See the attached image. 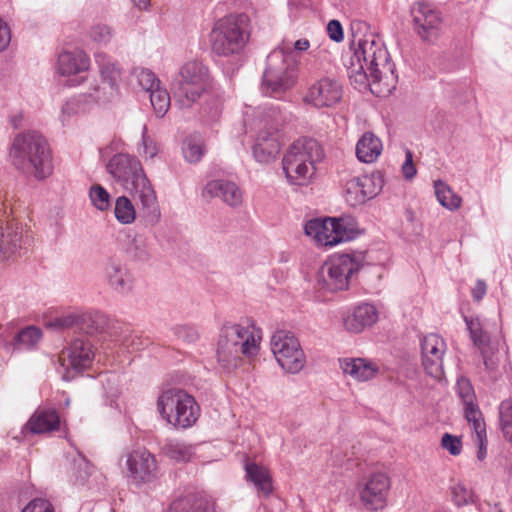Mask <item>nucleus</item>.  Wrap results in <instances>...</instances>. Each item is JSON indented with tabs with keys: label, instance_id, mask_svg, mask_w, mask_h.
I'll return each instance as SVG.
<instances>
[{
	"label": "nucleus",
	"instance_id": "nucleus-1",
	"mask_svg": "<svg viewBox=\"0 0 512 512\" xmlns=\"http://www.w3.org/2000/svg\"><path fill=\"white\" fill-rule=\"evenodd\" d=\"M351 82L359 88H373L381 81L394 79V65L389 61V53L384 43L374 35L359 39L353 54L346 63Z\"/></svg>",
	"mask_w": 512,
	"mask_h": 512
},
{
	"label": "nucleus",
	"instance_id": "nucleus-2",
	"mask_svg": "<svg viewBox=\"0 0 512 512\" xmlns=\"http://www.w3.org/2000/svg\"><path fill=\"white\" fill-rule=\"evenodd\" d=\"M108 174L131 193L140 205V211L145 219L156 223L160 218V208L156 192L147 177L141 161L128 153L113 155L107 165Z\"/></svg>",
	"mask_w": 512,
	"mask_h": 512
},
{
	"label": "nucleus",
	"instance_id": "nucleus-3",
	"mask_svg": "<svg viewBox=\"0 0 512 512\" xmlns=\"http://www.w3.org/2000/svg\"><path fill=\"white\" fill-rule=\"evenodd\" d=\"M261 340V329L250 319L224 324L217 348L219 364L227 372L232 371L239 366L241 355L250 358L258 354Z\"/></svg>",
	"mask_w": 512,
	"mask_h": 512
},
{
	"label": "nucleus",
	"instance_id": "nucleus-4",
	"mask_svg": "<svg viewBox=\"0 0 512 512\" xmlns=\"http://www.w3.org/2000/svg\"><path fill=\"white\" fill-rule=\"evenodd\" d=\"M9 156L18 170L37 180H44L53 172L48 143L37 131L19 133L13 139Z\"/></svg>",
	"mask_w": 512,
	"mask_h": 512
},
{
	"label": "nucleus",
	"instance_id": "nucleus-5",
	"mask_svg": "<svg viewBox=\"0 0 512 512\" xmlns=\"http://www.w3.org/2000/svg\"><path fill=\"white\" fill-rule=\"evenodd\" d=\"M250 18L246 13H229L213 23L209 33L212 52L221 57L239 59L249 42Z\"/></svg>",
	"mask_w": 512,
	"mask_h": 512
},
{
	"label": "nucleus",
	"instance_id": "nucleus-6",
	"mask_svg": "<svg viewBox=\"0 0 512 512\" xmlns=\"http://www.w3.org/2000/svg\"><path fill=\"white\" fill-rule=\"evenodd\" d=\"M299 59L288 42H282L270 52L262 76V92L280 98L297 82Z\"/></svg>",
	"mask_w": 512,
	"mask_h": 512
},
{
	"label": "nucleus",
	"instance_id": "nucleus-7",
	"mask_svg": "<svg viewBox=\"0 0 512 512\" xmlns=\"http://www.w3.org/2000/svg\"><path fill=\"white\" fill-rule=\"evenodd\" d=\"M213 81L208 67L200 60L183 63L173 76L171 89L178 102L190 107L210 91Z\"/></svg>",
	"mask_w": 512,
	"mask_h": 512
},
{
	"label": "nucleus",
	"instance_id": "nucleus-8",
	"mask_svg": "<svg viewBox=\"0 0 512 512\" xmlns=\"http://www.w3.org/2000/svg\"><path fill=\"white\" fill-rule=\"evenodd\" d=\"M157 411L167 424L181 430L194 426L201 412L195 398L180 388L162 390L157 398Z\"/></svg>",
	"mask_w": 512,
	"mask_h": 512
},
{
	"label": "nucleus",
	"instance_id": "nucleus-9",
	"mask_svg": "<svg viewBox=\"0 0 512 512\" xmlns=\"http://www.w3.org/2000/svg\"><path fill=\"white\" fill-rule=\"evenodd\" d=\"M360 268L359 263L348 254H340L326 261L317 273L319 289L335 292L348 288L349 280Z\"/></svg>",
	"mask_w": 512,
	"mask_h": 512
},
{
	"label": "nucleus",
	"instance_id": "nucleus-10",
	"mask_svg": "<svg viewBox=\"0 0 512 512\" xmlns=\"http://www.w3.org/2000/svg\"><path fill=\"white\" fill-rule=\"evenodd\" d=\"M271 350L280 367L286 372L296 374L304 368L306 357L292 332L275 331L271 338Z\"/></svg>",
	"mask_w": 512,
	"mask_h": 512
},
{
	"label": "nucleus",
	"instance_id": "nucleus-11",
	"mask_svg": "<svg viewBox=\"0 0 512 512\" xmlns=\"http://www.w3.org/2000/svg\"><path fill=\"white\" fill-rule=\"evenodd\" d=\"M293 118L291 112L280 105L265 104L259 107H247L243 123L246 133L254 128H263L277 133L278 129L289 123Z\"/></svg>",
	"mask_w": 512,
	"mask_h": 512
},
{
	"label": "nucleus",
	"instance_id": "nucleus-12",
	"mask_svg": "<svg viewBox=\"0 0 512 512\" xmlns=\"http://www.w3.org/2000/svg\"><path fill=\"white\" fill-rule=\"evenodd\" d=\"M305 234L313 238L318 245L334 247L348 241L351 237L345 220L325 218L309 220L304 226Z\"/></svg>",
	"mask_w": 512,
	"mask_h": 512
},
{
	"label": "nucleus",
	"instance_id": "nucleus-13",
	"mask_svg": "<svg viewBox=\"0 0 512 512\" xmlns=\"http://www.w3.org/2000/svg\"><path fill=\"white\" fill-rule=\"evenodd\" d=\"M383 185L384 180L380 172L352 177L344 186L345 200L352 207L362 205L375 198Z\"/></svg>",
	"mask_w": 512,
	"mask_h": 512
},
{
	"label": "nucleus",
	"instance_id": "nucleus-14",
	"mask_svg": "<svg viewBox=\"0 0 512 512\" xmlns=\"http://www.w3.org/2000/svg\"><path fill=\"white\" fill-rule=\"evenodd\" d=\"M343 87L332 77H322L308 85L303 96V102L314 108H331L340 102Z\"/></svg>",
	"mask_w": 512,
	"mask_h": 512
},
{
	"label": "nucleus",
	"instance_id": "nucleus-15",
	"mask_svg": "<svg viewBox=\"0 0 512 512\" xmlns=\"http://www.w3.org/2000/svg\"><path fill=\"white\" fill-rule=\"evenodd\" d=\"M128 482L140 487L157 478V462L155 456L145 448H137L126 456Z\"/></svg>",
	"mask_w": 512,
	"mask_h": 512
},
{
	"label": "nucleus",
	"instance_id": "nucleus-16",
	"mask_svg": "<svg viewBox=\"0 0 512 512\" xmlns=\"http://www.w3.org/2000/svg\"><path fill=\"white\" fill-rule=\"evenodd\" d=\"M390 487L391 482L386 474H372L357 487L361 504L368 511L383 510L388 503Z\"/></svg>",
	"mask_w": 512,
	"mask_h": 512
},
{
	"label": "nucleus",
	"instance_id": "nucleus-17",
	"mask_svg": "<svg viewBox=\"0 0 512 512\" xmlns=\"http://www.w3.org/2000/svg\"><path fill=\"white\" fill-rule=\"evenodd\" d=\"M91 61L88 54L82 49L64 50L57 58V73L65 77H73L68 80L67 85L77 87L86 81L82 73L90 69Z\"/></svg>",
	"mask_w": 512,
	"mask_h": 512
},
{
	"label": "nucleus",
	"instance_id": "nucleus-18",
	"mask_svg": "<svg viewBox=\"0 0 512 512\" xmlns=\"http://www.w3.org/2000/svg\"><path fill=\"white\" fill-rule=\"evenodd\" d=\"M444 340L437 334H428L421 340L422 365L425 372L434 378L443 375Z\"/></svg>",
	"mask_w": 512,
	"mask_h": 512
},
{
	"label": "nucleus",
	"instance_id": "nucleus-19",
	"mask_svg": "<svg viewBox=\"0 0 512 512\" xmlns=\"http://www.w3.org/2000/svg\"><path fill=\"white\" fill-rule=\"evenodd\" d=\"M415 31L424 41H432L440 31V13L425 2H418L412 8Z\"/></svg>",
	"mask_w": 512,
	"mask_h": 512
},
{
	"label": "nucleus",
	"instance_id": "nucleus-20",
	"mask_svg": "<svg viewBox=\"0 0 512 512\" xmlns=\"http://www.w3.org/2000/svg\"><path fill=\"white\" fill-rule=\"evenodd\" d=\"M253 130H256L251 147L253 158L260 164L273 162L281 150L277 133L263 128H254Z\"/></svg>",
	"mask_w": 512,
	"mask_h": 512
},
{
	"label": "nucleus",
	"instance_id": "nucleus-21",
	"mask_svg": "<svg viewBox=\"0 0 512 512\" xmlns=\"http://www.w3.org/2000/svg\"><path fill=\"white\" fill-rule=\"evenodd\" d=\"M29 237L24 235V229L18 222L6 221L5 228L2 227L0 238V254L5 259L20 255L21 251L27 248Z\"/></svg>",
	"mask_w": 512,
	"mask_h": 512
},
{
	"label": "nucleus",
	"instance_id": "nucleus-22",
	"mask_svg": "<svg viewBox=\"0 0 512 512\" xmlns=\"http://www.w3.org/2000/svg\"><path fill=\"white\" fill-rule=\"evenodd\" d=\"M294 158L300 163L316 166L323 160L324 150L315 139L299 138L288 147L282 160L293 161Z\"/></svg>",
	"mask_w": 512,
	"mask_h": 512
},
{
	"label": "nucleus",
	"instance_id": "nucleus-23",
	"mask_svg": "<svg viewBox=\"0 0 512 512\" xmlns=\"http://www.w3.org/2000/svg\"><path fill=\"white\" fill-rule=\"evenodd\" d=\"M202 196L206 199L220 198L231 207H238L243 202V192L239 186L228 179H214L204 186Z\"/></svg>",
	"mask_w": 512,
	"mask_h": 512
},
{
	"label": "nucleus",
	"instance_id": "nucleus-24",
	"mask_svg": "<svg viewBox=\"0 0 512 512\" xmlns=\"http://www.w3.org/2000/svg\"><path fill=\"white\" fill-rule=\"evenodd\" d=\"M95 353L92 344L86 338H77L63 351L62 359L75 371L89 368Z\"/></svg>",
	"mask_w": 512,
	"mask_h": 512
},
{
	"label": "nucleus",
	"instance_id": "nucleus-25",
	"mask_svg": "<svg viewBox=\"0 0 512 512\" xmlns=\"http://www.w3.org/2000/svg\"><path fill=\"white\" fill-rule=\"evenodd\" d=\"M105 279L109 286L119 293H128L133 287V276L118 259H108L104 266Z\"/></svg>",
	"mask_w": 512,
	"mask_h": 512
},
{
	"label": "nucleus",
	"instance_id": "nucleus-26",
	"mask_svg": "<svg viewBox=\"0 0 512 512\" xmlns=\"http://www.w3.org/2000/svg\"><path fill=\"white\" fill-rule=\"evenodd\" d=\"M378 320V311L373 304L361 303L356 306L351 315H348L344 321V327L352 333H360L366 327L372 326Z\"/></svg>",
	"mask_w": 512,
	"mask_h": 512
},
{
	"label": "nucleus",
	"instance_id": "nucleus-27",
	"mask_svg": "<svg viewBox=\"0 0 512 512\" xmlns=\"http://www.w3.org/2000/svg\"><path fill=\"white\" fill-rule=\"evenodd\" d=\"M92 322L91 313L68 312L50 320L48 326L56 331L79 329L86 333H92Z\"/></svg>",
	"mask_w": 512,
	"mask_h": 512
},
{
	"label": "nucleus",
	"instance_id": "nucleus-28",
	"mask_svg": "<svg viewBox=\"0 0 512 512\" xmlns=\"http://www.w3.org/2000/svg\"><path fill=\"white\" fill-rule=\"evenodd\" d=\"M59 426L60 418L55 409H39L23 427V432L29 431L32 434H41L57 430Z\"/></svg>",
	"mask_w": 512,
	"mask_h": 512
},
{
	"label": "nucleus",
	"instance_id": "nucleus-29",
	"mask_svg": "<svg viewBox=\"0 0 512 512\" xmlns=\"http://www.w3.org/2000/svg\"><path fill=\"white\" fill-rule=\"evenodd\" d=\"M282 169L287 181L295 186H307L313 180L316 166L300 163L297 159L282 160Z\"/></svg>",
	"mask_w": 512,
	"mask_h": 512
},
{
	"label": "nucleus",
	"instance_id": "nucleus-30",
	"mask_svg": "<svg viewBox=\"0 0 512 512\" xmlns=\"http://www.w3.org/2000/svg\"><path fill=\"white\" fill-rule=\"evenodd\" d=\"M168 512H216L215 503L197 494H187L175 499Z\"/></svg>",
	"mask_w": 512,
	"mask_h": 512
},
{
	"label": "nucleus",
	"instance_id": "nucleus-31",
	"mask_svg": "<svg viewBox=\"0 0 512 512\" xmlns=\"http://www.w3.org/2000/svg\"><path fill=\"white\" fill-rule=\"evenodd\" d=\"M201 98L203 102L200 108V115L202 120L207 124H213L217 122L222 114L224 96L220 89H210L208 93H205Z\"/></svg>",
	"mask_w": 512,
	"mask_h": 512
},
{
	"label": "nucleus",
	"instance_id": "nucleus-32",
	"mask_svg": "<svg viewBox=\"0 0 512 512\" xmlns=\"http://www.w3.org/2000/svg\"><path fill=\"white\" fill-rule=\"evenodd\" d=\"M381 140L372 132H365L356 144V156L360 162L373 163L381 155Z\"/></svg>",
	"mask_w": 512,
	"mask_h": 512
},
{
	"label": "nucleus",
	"instance_id": "nucleus-33",
	"mask_svg": "<svg viewBox=\"0 0 512 512\" xmlns=\"http://www.w3.org/2000/svg\"><path fill=\"white\" fill-rule=\"evenodd\" d=\"M340 367L344 374L357 381L370 380L377 372V367L374 364L362 358L342 359L340 360Z\"/></svg>",
	"mask_w": 512,
	"mask_h": 512
},
{
	"label": "nucleus",
	"instance_id": "nucleus-34",
	"mask_svg": "<svg viewBox=\"0 0 512 512\" xmlns=\"http://www.w3.org/2000/svg\"><path fill=\"white\" fill-rule=\"evenodd\" d=\"M42 338V331L35 326H28L20 330L7 344V349L11 352L30 351L37 347Z\"/></svg>",
	"mask_w": 512,
	"mask_h": 512
},
{
	"label": "nucleus",
	"instance_id": "nucleus-35",
	"mask_svg": "<svg viewBox=\"0 0 512 512\" xmlns=\"http://www.w3.org/2000/svg\"><path fill=\"white\" fill-rule=\"evenodd\" d=\"M84 94H77L65 101L58 116L62 126L72 125L78 116L86 113L90 108Z\"/></svg>",
	"mask_w": 512,
	"mask_h": 512
},
{
	"label": "nucleus",
	"instance_id": "nucleus-36",
	"mask_svg": "<svg viewBox=\"0 0 512 512\" xmlns=\"http://www.w3.org/2000/svg\"><path fill=\"white\" fill-rule=\"evenodd\" d=\"M94 59L103 82L119 87L118 84L122 73L119 63L104 52H96Z\"/></svg>",
	"mask_w": 512,
	"mask_h": 512
},
{
	"label": "nucleus",
	"instance_id": "nucleus-37",
	"mask_svg": "<svg viewBox=\"0 0 512 512\" xmlns=\"http://www.w3.org/2000/svg\"><path fill=\"white\" fill-rule=\"evenodd\" d=\"M181 150L186 162L190 164L199 163L206 154L204 137L198 132L187 135L183 139Z\"/></svg>",
	"mask_w": 512,
	"mask_h": 512
},
{
	"label": "nucleus",
	"instance_id": "nucleus-38",
	"mask_svg": "<svg viewBox=\"0 0 512 512\" xmlns=\"http://www.w3.org/2000/svg\"><path fill=\"white\" fill-rule=\"evenodd\" d=\"M87 97L89 108L92 105L106 106L114 102L119 96V87L112 85L101 86L96 84L91 86L87 93H83Z\"/></svg>",
	"mask_w": 512,
	"mask_h": 512
},
{
	"label": "nucleus",
	"instance_id": "nucleus-39",
	"mask_svg": "<svg viewBox=\"0 0 512 512\" xmlns=\"http://www.w3.org/2000/svg\"><path fill=\"white\" fill-rule=\"evenodd\" d=\"M246 478L264 495H269L272 491L271 478L268 471L256 463H246Z\"/></svg>",
	"mask_w": 512,
	"mask_h": 512
},
{
	"label": "nucleus",
	"instance_id": "nucleus-40",
	"mask_svg": "<svg viewBox=\"0 0 512 512\" xmlns=\"http://www.w3.org/2000/svg\"><path fill=\"white\" fill-rule=\"evenodd\" d=\"M435 195L438 202L450 211L457 210L462 199L445 182L437 180L434 182Z\"/></svg>",
	"mask_w": 512,
	"mask_h": 512
},
{
	"label": "nucleus",
	"instance_id": "nucleus-41",
	"mask_svg": "<svg viewBox=\"0 0 512 512\" xmlns=\"http://www.w3.org/2000/svg\"><path fill=\"white\" fill-rule=\"evenodd\" d=\"M136 151L144 160L154 159L160 151L155 137L149 133L146 124L142 126L141 139L136 145Z\"/></svg>",
	"mask_w": 512,
	"mask_h": 512
},
{
	"label": "nucleus",
	"instance_id": "nucleus-42",
	"mask_svg": "<svg viewBox=\"0 0 512 512\" xmlns=\"http://www.w3.org/2000/svg\"><path fill=\"white\" fill-rule=\"evenodd\" d=\"M463 409L465 419L475 437H484L487 434L486 424L478 403L463 406Z\"/></svg>",
	"mask_w": 512,
	"mask_h": 512
},
{
	"label": "nucleus",
	"instance_id": "nucleus-43",
	"mask_svg": "<svg viewBox=\"0 0 512 512\" xmlns=\"http://www.w3.org/2000/svg\"><path fill=\"white\" fill-rule=\"evenodd\" d=\"M165 454L176 461H189L194 455V446L177 439H170L164 446Z\"/></svg>",
	"mask_w": 512,
	"mask_h": 512
},
{
	"label": "nucleus",
	"instance_id": "nucleus-44",
	"mask_svg": "<svg viewBox=\"0 0 512 512\" xmlns=\"http://www.w3.org/2000/svg\"><path fill=\"white\" fill-rule=\"evenodd\" d=\"M114 216L123 225L132 224L136 219V210L132 201L126 196H119L115 200Z\"/></svg>",
	"mask_w": 512,
	"mask_h": 512
},
{
	"label": "nucleus",
	"instance_id": "nucleus-45",
	"mask_svg": "<svg viewBox=\"0 0 512 512\" xmlns=\"http://www.w3.org/2000/svg\"><path fill=\"white\" fill-rule=\"evenodd\" d=\"M88 195L92 206L96 210L106 212L111 208V195L102 185L93 184L90 186Z\"/></svg>",
	"mask_w": 512,
	"mask_h": 512
},
{
	"label": "nucleus",
	"instance_id": "nucleus-46",
	"mask_svg": "<svg viewBox=\"0 0 512 512\" xmlns=\"http://www.w3.org/2000/svg\"><path fill=\"white\" fill-rule=\"evenodd\" d=\"M150 102L154 113L158 118H162L170 108V95L161 85L149 92Z\"/></svg>",
	"mask_w": 512,
	"mask_h": 512
},
{
	"label": "nucleus",
	"instance_id": "nucleus-47",
	"mask_svg": "<svg viewBox=\"0 0 512 512\" xmlns=\"http://www.w3.org/2000/svg\"><path fill=\"white\" fill-rule=\"evenodd\" d=\"M131 76L136 80L138 86L147 93L160 85L158 77L148 68L135 67Z\"/></svg>",
	"mask_w": 512,
	"mask_h": 512
},
{
	"label": "nucleus",
	"instance_id": "nucleus-48",
	"mask_svg": "<svg viewBox=\"0 0 512 512\" xmlns=\"http://www.w3.org/2000/svg\"><path fill=\"white\" fill-rule=\"evenodd\" d=\"M91 465L89 461L77 451L72 463V479L75 484L83 485L91 474Z\"/></svg>",
	"mask_w": 512,
	"mask_h": 512
},
{
	"label": "nucleus",
	"instance_id": "nucleus-49",
	"mask_svg": "<svg viewBox=\"0 0 512 512\" xmlns=\"http://www.w3.org/2000/svg\"><path fill=\"white\" fill-rule=\"evenodd\" d=\"M499 421L505 439L512 443V398L500 403Z\"/></svg>",
	"mask_w": 512,
	"mask_h": 512
},
{
	"label": "nucleus",
	"instance_id": "nucleus-50",
	"mask_svg": "<svg viewBox=\"0 0 512 512\" xmlns=\"http://www.w3.org/2000/svg\"><path fill=\"white\" fill-rule=\"evenodd\" d=\"M90 40L100 46H106L113 37V30L106 24H95L88 31Z\"/></svg>",
	"mask_w": 512,
	"mask_h": 512
},
{
	"label": "nucleus",
	"instance_id": "nucleus-51",
	"mask_svg": "<svg viewBox=\"0 0 512 512\" xmlns=\"http://www.w3.org/2000/svg\"><path fill=\"white\" fill-rule=\"evenodd\" d=\"M452 499L457 506H464L474 502L473 491L464 483L457 482L451 487Z\"/></svg>",
	"mask_w": 512,
	"mask_h": 512
},
{
	"label": "nucleus",
	"instance_id": "nucleus-52",
	"mask_svg": "<svg viewBox=\"0 0 512 512\" xmlns=\"http://www.w3.org/2000/svg\"><path fill=\"white\" fill-rule=\"evenodd\" d=\"M456 389L463 406L477 403L473 386L468 378L459 377L456 383Z\"/></svg>",
	"mask_w": 512,
	"mask_h": 512
},
{
	"label": "nucleus",
	"instance_id": "nucleus-53",
	"mask_svg": "<svg viewBox=\"0 0 512 512\" xmlns=\"http://www.w3.org/2000/svg\"><path fill=\"white\" fill-rule=\"evenodd\" d=\"M465 323L473 343L479 348L485 347L488 337L483 332L479 319L465 317Z\"/></svg>",
	"mask_w": 512,
	"mask_h": 512
},
{
	"label": "nucleus",
	"instance_id": "nucleus-54",
	"mask_svg": "<svg viewBox=\"0 0 512 512\" xmlns=\"http://www.w3.org/2000/svg\"><path fill=\"white\" fill-rule=\"evenodd\" d=\"M441 447L453 456H458L462 452V442L458 436L445 433L441 439Z\"/></svg>",
	"mask_w": 512,
	"mask_h": 512
},
{
	"label": "nucleus",
	"instance_id": "nucleus-55",
	"mask_svg": "<svg viewBox=\"0 0 512 512\" xmlns=\"http://www.w3.org/2000/svg\"><path fill=\"white\" fill-rule=\"evenodd\" d=\"M21 512H55L52 503L44 498L31 500Z\"/></svg>",
	"mask_w": 512,
	"mask_h": 512
},
{
	"label": "nucleus",
	"instance_id": "nucleus-56",
	"mask_svg": "<svg viewBox=\"0 0 512 512\" xmlns=\"http://www.w3.org/2000/svg\"><path fill=\"white\" fill-rule=\"evenodd\" d=\"M401 172L406 180H412L417 174V169L413 162V153L409 149L405 150V161L401 166Z\"/></svg>",
	"mask_w": 512,
	"mask_h": 512
},
{
	"label": "nucleus",
	"instance_id": "nucleus-57",
	"mask_svg": "<svg viewBox=\"0 0 512 512\" xmlns=\"http://www.w3.org/2000/svg\"><path fill=\"white\" fill-rule=\"evenodd\" d=\"M326 31L327 35L332 41L336 43H340L343 41L344 31L340 21L335 19L330 20L327 24Z\"/></svg>",
	"mask_w": 512,
	"mask_h": 512
},
{
	"label": "nucleus",
	"instance_id": "nucleus-58",
	"mask_svg": "<svg viewBox=\"0 0 512 512\" xmlns=\"http://www.w3.org/2000/svg\"><path fill=\"white\" fill-rule=\"evenodd\" d=\"M143 340L137 335H127L122 340V347L129 353H134L142 349Z\"/></svg>",
	"mask_w": 512,
	"mask_h": 512
},
{
	"label": "nucleus",
	"instance_id": "nucleus-59",
	"mask_svg": "<svg viewBox=\"0 0 512 512\" xmlns=\"http://www.w3.org/2000/svg\"><path fill=\"white\" fill-rule=\"evenodd\" d=\"M133 247L135 248L134 257L137 258L138 260L143 261L149 257V252L146 248V244L143 239H134Z\"/></svg>",
	"mask_w": 512,
	"mask_h": 512
},
{
	"label": "nucleus",
	"instance_id": "nucleus-60",
	"mask_svg": "<svg viewBox=\"0 0 512 512\" xmlns=\"http://www.w3.org/2000/svg\"><path fill=\"white\" fill-rule=\"evenodd\" d=\"M11 41L10 29L6 22L0 18V52L4 51Z\"/></svg>",
	"mask_w": 512,
	"mask_h": 512
},
{
	"label": "nucleus",
	"instance_id": "nucleus-61",
	"mask_svg": "<svg viewBox=\"0 0 512 512\" xmlns=\"http://www.w3.org/2000/svg\"><path fill=\"white\" fill-rule=\"evenodd\" d=\"M100 382L102 383L103 387L107 392L113 393L116 391V381H115V375L111 373H100L99 374Z\"/></svg>",
	"mask_w": 512,
	"mask_h": 512
},
{
	"label": "nucleus",
	"instance_id": "nucleus-62",
	"mask_svg": "<svg viewBox=\"0 0 512 512\" xmlns=\"http://www.w3.org/2000/svg\"><path fill=\"white\" fill-rule=\"evenodd\" d=\"M177 334L180 338L187 342H193L198 338L197 331L189 326H181L177 329Z\"/></svg>",
	"mask_w": 512,
	"mask_h": 512
},
{
	"label": "nucleus",
	"instance_id": "nucleus-63",
	"mask_svg": "<svg viewBox=\"0 0 512 512\" xmlns=\"http://www.w3.org/2000/svg\"><path fill=\"white\" fill-rule=\"evenodd\" d=\"M487 292V285L485 281L478 279L475 286L471 290L472 297L475 301H480L484 298Z\"/></svg>",
	"mask_w": 512,
	"mask_h": 512
},
{
	"label": "nucleus",
	"instance_id": "nucleus-64",
	"mask_svg": "<svg viewBox=\"0 0 512 512\" xmlns=\"http://www.w3.org/2000/svg\"><path fill=\"white\" fill-rule=\"evenodd\" d=\"M480 349H481V353L483 356V362H484V366H485L486 370L490 373L494 372L498 365L497 359H495L493 356L488 355V352L485 349V347L480 348Z\"/></svg>",
	"mask_w": 512,
	"mask_h": 512
}]
</instances>
